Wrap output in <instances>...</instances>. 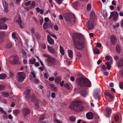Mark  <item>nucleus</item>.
I'll list each match as a JSON object with an SVG mask.
<instances>
[{"mask_svg":"<svg viewBox=\"0 0 123 123\" xmlns=\"http://www.w3.org/2000/svg\"><path fill=\"white\" fill-rule=\"evenodd\" d=\"M77 84L82 88H81L80 92V94L82 96L85 97L87 95L88 92L86 90L84 89L86 86L90 87L91 86V83L88 79L83 77L77 78L76 81Z\"/></svg>","mask_w":123,"mask_h":123,"instance_id":"1","label":"nucleus"},{"mask_svg":"<svg viewBox=\"0 0 123 123\" xmlns=\"http://www.w3.org/2000/svg\"><path fill=\"white\" fill-rule=\"evenodd\" d=\"M72 38L74 46L78 49H83L85 44V40L83 36L77 33H74Z\"/></svg>","mask_w":123,"mask_h":123,"instance_id":"2","label":"nucleus"},{"mask_svg":"<svg viewBox=\"0 0 123 123\" xmlns=\"http://www.w3.org/2000/svg\"><path fill=\"white\" fill-rule=\"evenodd\" d=\"M81 102L79 100H76L71 103L69 108L71 110L76 111H82L84 109V107L81 105Z\"/></svg>","mask_w":123,"mask_h":123,"instance_id":"3","label":"nucleus"},{"mask_svg":"<svg viewBox=\"0 0 123 123\" xmlns=\"http://www.w3.org/2000/svg\"><path fill=\"white\" fill-rule=\"evenodd\" d=\"M65 21L69 25L72 26L74 24L76 21L74 15L72 13H66L63 14Z\"/></svg>","mask_w":123,"mask_h":123,"instance_id":"4","label":"nucleus"},{"mask_svg":"<svg viewBox=\"0 0 123 123\" xmlns=\"http://www.w3.org/2000/svg\"><path fill=\"white\" fill-rule=\"evenodd\" d=\"M43 56L47 58L45 61L46 62L47 64L49 66L51 67L54 65L56 63L55 59L49 55L43 54Z\"/></svg>","mask_w":123,"mask_h":123,"instance_id":"5","label":"nucleus"},{"mask_svg":"<svg viewBox=\"0 0 123 123\" xmlns=\"http://www.w3.org/2000/svg\"><path fill=\"white\" fill-rule=\"evenodd\" d=\"M30 90L29 89H27L25 92L24 93V97L26 99H29V98L31 99V101L33 102H35L37 101V99L35 97V95L33 94H32L31 95L30 94Z\"/></svg>","mask_w":123,"mask_h":123,"instance_id":"6","label":"nucleus"},{"mask_svg":"<svg viewBox=\"0 0 123 123\" xmlns=\"http://www.w3.org/2000/svg\"><path fill=\"white\" fill-rule=\"evenodd\" d=\"M11 60L10 63L11 64H19V61L18 59V57L17 55H13L12 56L10 57Z\"/></svg>","mask_w":123,"mask_h":123,"instance_id":"7","label":"nucleus"},{"mask_svg":"<svg viewBox=\"0 0 123 123\" xmlns=\"http://www.w3.org/2000/svg\"><path fill=\"white\" fill-rule=\"evenodd\" d=\"M94 21H95L94 20L90 19L87 22L86 25L89 30H91L94 28Z\"/></svg>","mask_w":123,"mask_h":123,"instance_id":"8","label":"nucleus"},{"mask_svg":"<svg viewBox=\"0 0 123 123\" xmlns=\"http://www.w3.org/2000/svg\"><path fill=\"white\" fill-rule=\"evenodd\" d=\"M100 90L99 89H95L93 93V96L95 99H98L100 96Z\"/></svg>","mask_w":123,"mask_h":123,"instance_id":"9","label":"nucleus"},{"mask_svg":"<svg viewBox=\"0 0 123 123\" xmlns=\"http://www.w3.org/2000/svg\"><path fill=\"white\" fill-rule=\"evenodd\" d=\"M18 81L22 82L25 79V74L23 72L19 73L18 74Z\"/></svg>","mask_w":123,"mask_h":123,"instance_id":"10","label":"nucleus"},{"mask_svg":"<svg viewBox=\"0 0 123 123\" xmlns=\"http://www.w3.org/2000/svg\"><path fill=\"white\" fill-rule=\"evenodd\" d=\"M30 112V109L27 107L24 108L22 110V114L24 117L26 116L29 114Z\"/></svg>","mask_w":123,"mask_h":123,"instance_id":"11","label":"nucleus"},{"mask_svg":"<svg viewBox=\"0 0 123 123\" xmlns=\"http://www.w3.org/2000/svg\"><path fill=\"white\" fill-rule=\"evenodd\" d=\"M111 41L112 45H115L117 43V38L115 36L112 35L111 36Z\"/></svg>","mask_w":123,"mask_h":123,"instance_id":"12","label":"nucleus"},{"mask_svg":"<svg viewBox=\"0 0 123 123\" xmlns=\"http://www.w3.org/2000/svg\"><path fill=\"white\" fill-rule=\"evenodd\" d=\"M96 19L95 12L93 11L91 12L90 16V19L95 21Z\"/></svg>","mask_w":123,"mask_h":123,"instance_id":"13","label":"nucleus"},{"mask_svg":"<svg viewBox=\"0 0 123 123\" xmlns=\"http://www.w3.org/2000/svg\"><path fill=\"white\" fill-rule=\"evenodd\" d=\"M113 20L114 21H116L118 19V14L117 12H114L113 14Z\"/></svg>","mask_w":123,"mask_h":123,"instance_id":"14","label":"nucleus"},{"mask_svg":"<svg viewBox=\"0 0 123 123\" xmlns=\"http://www.w3.org/2000/svg\"><path fill=\"white\" fill-rule=\"evenodd\" d=\"M47 40L49 43L50 45H52L54 43V41L49 35L47 36Z\"/></svg>","mask_w":123,"mask_h":123,"instance_id":"15","label":"nucleus"},{"mask_svg":"<svg viewBox=\"0 0 123 123\" xmlns=\"http://www.w3.org/2000/svg\"><path fill=\"white\" fill-rule=\"evenodd\" d=\"M86 117L88 119H91L93 118V115L92 113V112H88L86 114Z\"/></svg>","mask_w":123,"mask_h":123,"instance_id":"16","label":"nucleus"},{"mask_svg":"<svg viewBox=\"0 0 123 123\" xmlns=\"http://www.w3.org/2000/svg\"><path fill=\"white\" fill-rule=\"evenodd\" d=\"M48 50L50 53L54 54L55 53V51L52 47H50L49 45L47 46Z\"/></svg>","mask_w":123,"mask_h":123,"instance_id":"17","label":"nucleus"},{"mask_svg":"<svg viewBox=\"0 0 123 123\" xmlns=\"http://www.w3.org/2000/svg\"><path fill=\"white\" fill-rule=\"evenodd\" d=\"M7 28V26L6 25L4 24L1 22H0V30H6Z\"/></svg>","mask_w":123,"mask_h":123,"instance_id":"18","label":"nucleus"},{"mask_svg":"<svg viewBox=\"0 0 123 123\" xmlns=\"http://www.w3.org/2000/svg\"><path fill=\"white\" fill-rule=\"evenodd\" d=\"M106 109L107 113V115H106V117H109L111 113V109L108 107H107L106 108Z\"/></svg>","mask_w":123,"mask_h":123,"instance_id":"19","label":"nucleus"},{"mask_svg":"<svg viewBox=\"0 0 123 123\" xmlns=\"http://www.w3.org/2000/svg\"><path fill=\"white\" fill-rule=\"evenodd\" d=\"M63 60L65 64L68 65L70 64V61L69 59L66 56H64Z\"/></svg>","mask_w":123,"mask_h":123,"instance_id":"20","label":"nucleus"},{"mask_svg":"<svg viewBox=\"0 0 123 123\" xmlns=\"http://www.w3.org/2000/svg\"><path fill=\"white\" fill-rule=\"evenodd\" d=\"M68 52L69 57L72 59L73 57V51L70 49L68 50Z\"/></svg>","mask_w":123,"mask_h":123,"instance_id":"21","label":"nucleus"},{"mask_svg":"<svg viewBox=\"0 0 123 123\" xmlns=\"http://www.w3.org/2000/svg\"><path fill=\"white\" fill-rule=\"evenodd\" d=\"M1 94H2V96L4 98L7 97L9 96V94L8 92H2L1 93Z\"/></svg>","mask_w":123,"mask_h":123,"instance_id":"22","label":"nucleus"},{"mask_svg":"<svg viewBox=\"0 0 123 123\" xmlns=\"http://www.w3.org/2000/svg\"><path fill=\"white\" fill-rule=\"evenodd\" d=\"M116 50L118 54H120L121 52V49L120 46L118 44L116 45Z\"/></svg>","mask_w":123,"mask_h":123,"instance_id":"23","label":"nucleus"},{"mask_svg":"<svg viewBox=\"0 0 123 123\" xmlns=\"http://www.w3.org/2000/svg\"><path fill=\"white\" fill-rule=\"evenodd\" d=\"M113 63V61H111L110 62H107L106 63V64L107 66V68L109 70L111 68V65Z\"/></svg>","mask_w":123,"mask_h":123,"instance_id":"24","label":"nucleus"},{"mask_svg":"<svg viewBox=\"0 0 123 123\" xmlns=\"http://www.w3.org/2000/svg\"><path fill=\"white\" fill-rule=\"evenodd\" d=\"M12 46V44L11 43H7L5 45V48H10Z\"/></svg>","mask_w":123,"mask_h":123,"instance_id":"25","label":"nucleus"},{"mask_svg":"<svg viewBox=\"0 0 123 123\" xmlns=\"http://www.w3.org/2000/svg\"><path fill=\"white\" fill-rule=\"evenodd\" d=\"M118 65L119 66H123V58H121L119 60Z\"/></svg>","mask_w":123,"mask_h":123,"instance_id":"26","label":"nucleus"},{"mask_svg":"<svg viewBox=\"0 0 123 123\" xmlns=\"http://www.w3.org/2000/svg\"><path fill=\"white\" fill-rule=\"evenodd\" d=\"M70 120L72 122H74L76 119L75 117L74 116H72L69 117Z\"/></svg>","mask_w":123,"mask_h":123,"instance_id":"27","label":"nucleus"},{"mask_svg":"<svg viewBox=\"0 0 123 123\" xmlns=\"http://www.w3.org/2000/svg\"><path fill=\"white\" fill-rule=\"evenodd\" d=\"M6 77V75L5 74H0V79L4 80Z\"/></svg>","mask_w":123,"mask_h":123,"instance_id":"28","label":"nucleus"},{"mask_svg":"<svg viewBox=\"0 0 123 123\" xmlns=\"http://www.w3.org/2000/svg\"><path fill=\"white\" fill-rule=\"evenodd\" d=\"M105 59L106 60H110V62L113 61L112 57L110 56H106L105 57Z\"/></svg>","mask_w":123,"mask_h":123,"instance_id":"29","label":"nucleus"},{"mask_svg":"<svg viewBox=\"0 0 123 123\" xmlns=\"http://www.w3.org/2000/svg\"><path fill=\"white\" fill-rule=\"evenodd\" d=\"M55 81L56 83H58L61 81V79L59 77H57L55 79Z\"/></svg>","mask_w":123,"mask_h":123,"instance_id":"30","label":"nucleus"},{"mask_svg":"<svg viewBox=\"0 0 123 123\" xmlns=\"http://www.w3.org/2000/svg\"><path fill=\"white\" fill-rule=\"evenodd\" d=\"M20 112V110L18 109H16L13 111V113L15 115H18Z\"/></svg>","mask_w":123,"mask_h":123,"instance_id":"31","label":"nucleus"},{"mask_svg":"<svg viewBox=\"0 0 123 123\" xmlns=\"http://www.w3.org/2000/svg\"><path fill=\"white\" fill-rule=\"evenodd\" d=\"M94 53L95 54H98L99 53V51L98 49H94L93 50Z\"/></svg>","mask_w":123,"mask_h":123,"instance_id":"32","label":"nucleus"},{"mask_svg":"<svg viewBox=\"0 0 123 123\" xmlns=\"http://www.w3.org/2000/svg\"><path fill=\"white\" fill-rule=\"evenodd\" d=\"M16 22L18 23V25L22 24V20L20 17H18V19L16 21Z\"/></svg>","mask_w":123,"mask_h":123,"instance_id":"33","label":"nucleus"},{"mask_svg":"<svg viewBox=\"0 0 123 123\" xmlns=\"http://www.w3.org/2000/svg\"><path fill=\"white\" fill-rule=\"evenodd\" d=\"M35 35L36 38L39 39L40 38V34L38 32H36L35 34Z\"/></svg>","mask_w":123,"mask_h":123,"instance_id":"34","label":"nucleus"},{"mask_svg":"<svg viewBox=\"0 0 123 123\" xmlns=\"http://www.w3.org/2000/svg\"><path fill=\"white\" fill-rule=\"evenodd\" d=\"M78 4L79 3L78 2L76 1L72 3V6L74 8H76Z\"/></svg>","mask_w":123,"mask_h":123,"instance_id":"35","label":"nucleus"},{"mask_svg":"<svg viewBox=\"0 0 123 123\" xmlns=\"http://www.w3.org/2000/svg\"><path fill=\"white\" fill-rule=\"evenodd\" d=\"M36 60L35 58H34L33 60L31 59L29 61V63L32 64H34Z\"/></svg>","mask_w":123,"mask_h":123,"instance_id":"36","label":"nucleus"},{"mask_svg":"<svg viewBox=\"0 0 123 123\" xmlns=\"http://www.w3.org/2000/svg\"><path fill=\"white\" fill-rule=\"evenodd\" d=\"M8 20V19L6 18H0V21L2 22H5L6 20Z\"/></svg>","mask_w":123,"mask_h":123,"instance_id":"37","label":"nucleus"},{"mask_svg":"<svg viewBox=\"0 0 123 123\" xmlns=\"http://www.w3.org/2000/svg\"><path fill=\"white\" fill-rule=\"evenodd\" d=\"M105 94L106 95L109 96L111 99H112L113 98L112 96L109 92H105Z\"/></svg>","mask_w":123,"mask_h":123,"instance_id":"38","label":"nucleus"},{"mask_svg":"<svg viewBox=\"0 0 123 123\" xmlns=\"http://www.w3.org/2000/svg\"><path fill=\"white\" fill-rule=\"evenodd\" d=\"M45 114H41V115L40 118L39 120L40 121H43V120L45 118Z\"/></svg>","mask_w":123,"mask_h":123,"instance_id":"39","label":"nucleus"},{"mask_svg":"<svg viewBox=\"0 0 123 123\" xmlns=\"http://www.w3.org/2000/svg\"><path fill=\"white\" fill-rule=\"evenodd\" d=\"M114 119L116 121H118L119 119V117L118 116L117 114L115 115L114 116Z\"/></svg>","mask_w":123,"mask_h":123,"instance_id":"40","label":"nucleus"},{"mask_svg":"<svg viewBox=\"0 0 123 123\" xmlns=\"http://www.w3.org/2000/svg\"><path fill=\"white\" fill-rule=\"evenodd\" d=\"M54 26V24L51 23L48 24L47 27L51 28H53Z\"/></svg>","mask_w":123,"mask_h":123,"instance_id":"41","label":"nucleus"},{"mask_svg":"<svg viewBox=\"0 0 123 123\" xmlns=\"http://www.w3.org/2000/svg\"><path fill=\"white\" fill-rule=\"evenodd\" d=\"M76 55L77 57L78 58H80L82 57L81 54L79 52L76 53Z\"/></svg>","mask_w":123,"mask_h":123,"instance_id":"42","label":"nucleus"},{"mask_svg":"<svg viewBox=\"0 0 123 123\" xmlns=\"http://www.w3.org/2000/svg\"><path fill=\"white\" fill-rule=\"evenodd\" d=\"M5 87V86L4 85H0V91L4 90Z\"/></svg>","mask_w":123,"mask_h":123,"instance_id":"43","label":"nucleus"},{"mask_svg":"<svg viewBox=\"0 0 123 123\" xmlns=\"http://www.w3.org/2000/svg\"><path fill=\"white\" fill-rule=\"evenodd\" d=\"M0 111L1 113H3L4 114L6 115L7 114L6 112L5 111H4L3 109L2 108H0Z\"/></svg>","mask_w":123,"mask_h":123,"instance_id":"44","label":"nucleus"},{"mask_svg":"<svg viewBox=\"0 0 123 123\" xmlns=\"http://www.w3.org/2000/svg\"><path fill=\"white\" fill-rule=\"evenodd\" d=\"M48 24L46 22H45L43 25V27L44 29H46L47 28Z\"/></svg>","mask_w":123,"mask_h":123,"instance_id":"45","label":"nucleus"},{"mask_svg":"<svg viewBox=\"0 0 123 123\" xmlns=\"http://www.w3.org/2000/svg\"><path fill=\"white\" fill-rule=\"evenodd\" d=\"M22 53L24 57H26V53L25 51L22 50Z\"/></svg>","mask_w":123,"mask_h":123,"instance_id":"46","label":"nucleus"},{"mask_svg":"<svg viewBox=\"0 0 123 123\" xmlns=\"http://www.w3.org/2000/svg\"><path fill=\"white\" fill-rule=\"evenodd\" d=\"M41 47L42 48L44 49H45L46 48V45L43 43H42L41 44Z\"/></svg>","mask_w":123,"mask_h":123,"instance_id":"47","label":"nucleus"},{"mask_svg":"<svg viewBox=\"0 0 123 123\" xmlns=\"http://www.w3.org/2000/svg\"><path fill=\"white\" fill-rule=\"evenodd\" d=\"M2 3L4 7L8 6L7 3L6 1H4L2 2Z\"/></svg>","mask_w":123,"mask_h":123,"instance_id":"48","label":"nucleus"},{"mask_svg":"<svg viewBox=\"0 0 123 123\" xmlns=\"http://www.w3.org/2000/svg\"><path fill=\"white\" fill-rule=\"evenodd\" d=\"M87 9L88 10H90L91 8V6L90 4H88L87 6Z\"/></svg>","mask_w":123,"mask_h":123,"instance_id":"49","label":"nucleus"},{"mask_svg":"<svg viewBox=\"0 0 123 123\" xmlns=\"http://www.w3.org/2000/svg\"><path fill=\"white\" fill-rule=\"evenodd\" d=\"M35 5V2L34 1H33L31 3V6H30L31 7H33Z\"/></svg>","mask_w":123,"mask_h":123,"instance_id":"50","label":"nucleus"},{"mask_svg":"<svg viewBox=\"0 0 123 123\" xmlns=\"http://www.w3.org/2000/svg\"><path fill=\"white\" fill-rule=\"evenodd\" d=\"M16 33L15 32H13L12 34V36L13 38L15 39H17V37L15 36Z\"/></svg>","mask_w":123,"mask_h":123,"instance_id":"51","label":"nucleus"},{"mask_svg":"<svg viewBox=\"0 0 123 123\" xmlns=\"http://www.w3.org/2000/svg\"><path fill=\"white\" fill-rule=\"evenodd\" d=\"M31 3V1H29L26 2V3L25 4V5L26 6H28L30 5Z\"/></svg>","mask_w":123,"mask_h":123,"instance_id":"52","label":"nucleus"},{"mask_svg":"<svg viewBox=\"0 0 123 123\" xmlns=\"http://www.w3.org/2000/svg\"><path fill=\"white\" fill-rule=\"evenodd\" d=\"M64 86L67 88L68 89H69L70 88V87L69 86V84H65L64 85Z\"/></svg>","mask_w":123,"mask_h":123,"instance_id":"53","label":"nucleus"},{"mask_svg":"<svg viewBox=\"0 0 123 123\" xmlns=\"http://www.w3.org/2000/svg\"><path fill=\"white\" fill-rule=\"evenodd\" d=\"M101 68L103 70H105V69L107 68L106 67L105 65H103L101 67Z\"/></svg>","mask_w":123,"mask_h":123,"instance_id":"54","label":"nucleus"},{"mask_svg":"<svg viewBox=\"0 0 123 123\" xmlns=\"http://www.w3.org/2000/svg\"><path fill=\"white\" fill-rule=\"evenodd\" d=\"M56 2L59 5H60L62 3V0H55Z\"/></svg>","mask_w":123,"mask_h":123,"instance_id":"55","label":"nucleus"},{"mask_svg":"<svg viewBox=\"0 0 123 123\" xmlns=\"http://www.w3.org/2000/svg\"><path fill=\"white\" fill-rule=\"evenodd\" d=\"M119 57L118 56H114V59L115 61H117L119 58Z\"/></svg>","mask_w":123,"mask_h":123,"instance_id":"56","label":"nucleus"},{"mask_svg":"<svg viewBox=\"0 0 123 123\" xmlns=\"http://www.w3.org/2000/svg\"><path fill=\"white\" fill-rule=\"evenodd\" d=\"M4 7L5 11L6 12H7L8 11V6Z\"/></svg>","mask_w":123,"mask_h":123,"instance_id":"57","label":"nucleus"},{"mask_svg":"<svg viewBox=\"0 0 123 123\" xmlns=\"http://www.w3.org/2000/svg\"><path fill=\"white\" fill-rule=\"evenodd\" d=\"M55 93L54 92H52L51 93V97L53 98H54L55 97Z\"/></svg>","mask_w":123,"mask_h":123,"instance_id":"58","label":"nucleus"},{"mask_svg":"<svg viewBox=\"0 0 123 123\" xmlns=\"http://www.w3.org/2000/svg\"><path fill=\"white\" fill-rule=\"evenodd\" d=\"M31 74L33 76V78H35L36 77V75L35 74L34 72V71L31 72Z\"/></svg>","mask_w":123,"mask_h":123,"instance_id":"59","label":"nucleus"},{"mask_svg":"<svg viewBox=\"0 0 123 123\" xmlns=\"http://www.w3.org/2000/svg\"><path fill=\"white\" fill-rule=\"evenodd\" d=\"M119 86L121 88H123V82H121L120 83Z\"/></svg>","mask_w":123,"mask_h":123,"instance_id":"60","label":"nucleus"},{"mask_svg":"<svg viewBox=\"0 0 123 123\" xmlns=\"http://www.w3.org/2000/svg\"><path fill=\"white\" fill-rule=\"evenodd\" d=\"M97 46L99 48H100L101 47L102 45L101 43H97Z\"/></svg>","mask_w":123,"mask_h":123,"instance_id":"61","label":"nucleus"},{"mask_svg":"<svg viewBox=\"0 0 123 123\" xmlns=\"http://www.w3.org/2000/svg\"><path fill=\"white\" fill-rule=\"evenodd\" d=\"M31 32L33 33H35V30L34 28L32 27L31 29Z\"/></svg>","mask_w":123,"mask_h":123,"instance_id":"62","label":"nucleus"},{"mask_svg":"<svg viewBox=\"0 0 123 123\" xmlns=\"http://www.w3.org/2000/svg\"><path fill=\"white\" fill-rule=\"evenodd\" d=\"M23 62L24 64H26L27 63V60L25 59H23Z\"/></svg>","mask_w":123,"mask_h":123,"instance_id":"63","label":"nucleus"},{"mask_svg":"<svg viewBox=\"0 0 123 123\" xmlns=\"http://www.w3.org/2000/svg\"><path fill=\"white\" fill-rule=\"evenodd\" d=\"M9 75L11 78L13 77V73L11 71L9 72Z\"/></svg>","mask_w":123,"mask_h":123,"instance_id":"64","label":"nucleus"}]
</instances>
